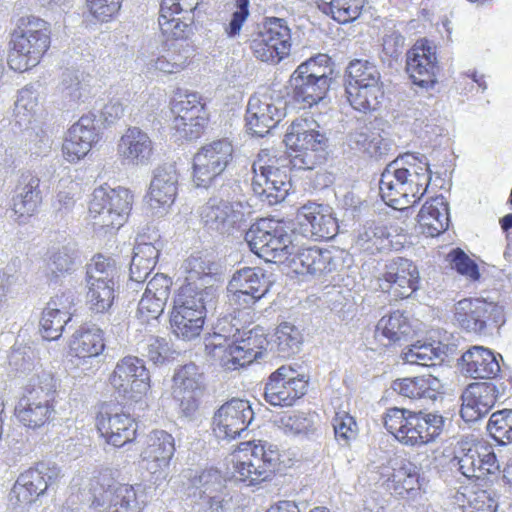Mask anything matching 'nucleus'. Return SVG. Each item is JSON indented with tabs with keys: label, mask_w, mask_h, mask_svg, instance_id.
Wrapping results in <instances>:
<instances>
[{
	"label": "nucleus",
	"mask_w": 512,
	"mask_h": 512,
	"mask_svg": "<svg viewBox=\"0 0 512 512\" xmlns=\"http://www.w3.org/2000/svg\"><path fill=\"white\" fill-rule=\"evenodd\" d=\"M326 136L316 129V124L306 119L292 122L287 129L284 143L295 154L280 159H268L267 153L259 154L253 163L252 190L262 202L275 205L283 201L291 182L290 170H312L325 160Z\"/></svg>",
	"instance_id": "f257e3e1"
},
{
	"label": "nucleus",
	"mask_w": 512,
	"mask_h": 512,
	"mask_svg": "<svg viewBox=\"0 0 512 512\" xmlns=\"http://www.w3.org/2000/svg\"><path fill=\"white\" fill-rule=\"evenodd\" d=\"M427 159L406 153L391 161L381 174L379 191L390 207L404 210L417 203L430 183Z\"/></svg>",
	"instance_id": "f03ea898"
},
{
	"label": "nucleus",
	"mask_w": 512,
	"mask_h": 512,
	"mask_svg": "<svg viewBox=\"0 0 512 512\" xmlns=\"http://www.w3.org/2000/svg\"><path fill=\"white\" fill-rule=\"evenodd\" d=\"M11 44L8 63L12 69L23 72L35 67L50 46L48 23L35 16L20 18Z\"/></svg>",
	"instance_id": "7ed1b4c3"
},
{
	"label": "nucleus",
	"mask_w": 512,
	"mask_h": 512,
	"mask_svg": "<svg viewBox=\"0 0 512 512\" xmlns=\"http://www.w3.org/2000/svg\"><path fill=\"white\" fill-rule=\"evenodd\" d=\"M345 93L350 105L360 112L375 111L384 97L381 73L373 62L352 60L346 68Z\"/></svg>",
	"instance_id": "20e7f679"
},
{
	"label": "nucleus",
	"mask_w": 512,
	"mask_h": 512,
	"mask_svg": "<svg viewBox=\"0 0 512 512\" xmlns=\"http://www.w3.org/2000/svg\"><path fill=\"white\" fill-rule=\"evenodd\" d=\"M294 231L288 232L283 225L272 219H261L245 233L250 250L267 262H283L294 255Z\"/></svg>",
	"instance_id": "39448f33"
},
{
	"label": "nucleus",
	"mask_w": 512,
	"mask_h": 512,
	"mask_svg": "<svg viewBox=\"0 0 512 512\" xmlns=\"http://www.w3.org/2000/svg\"><path fill=\"white\" fill-rule=\"evenodd\" d=\"M133 195L123 187L100 186L93 191L89 215L95 230L119 229L132 209Z\"/></svg>",
	"instance_id": "423d86ee"
},
{
	"label": "nucleus",
	"mask_w": 512,
	"mask_h": 512,
	"mask_svg": "<svg viewBox=\"0 0 512 512\" xmlns=\"http://www.w3.org/2000/svg\"><path fill=\"white\" fill-rule=\"evenodd\" d=\"M239 452L249 451L244 459H237L234 466V478L246 485H257L269 481L274 476L279 464L280 453L276 446L259 441L240 443Z\"/></svg>",
	"instance_id": "0eeeda50"
},
{
	"label": "nucleus",
	"mask_w": 512,
	"mask_h": 512,
	"mask_svg": "<svg viewBox=\"0 0 512 512\" xmlns=\"http://www.w3.org/2000/svg\"><path fill=\"white\" fill-rule=\"evenodd\" d=\"M272 282L259 267L237 270L227 285V298L235 309L253 307L270 290Z\"/></svg>",
	"instance_id": "6e6552de"
},
{
	"label": "nucleus",
	"mask_w": 512,
	"mask_h": 512,
	"mask_svg": "<svg viewBox=\"0 0 512 512\" xmlns=\"http://www.w3.org/2000/svg\"><path fill=\"white\" fill-rule=\"evenodd\" d=\"M233 145L228 139L213 140L203 145L193 158V181L207 188L220 176L233 158Z\"/></svg>",
	"instance_id": "1a4fd4ad"
},
{
	"label": "nucleus",
	"mask_w": 512,
	"mask_h": 512,
	"mask_svg": "<svg viewBox=\"0 0 512 512\" xmlns=\"http://www.w3.org/2000/svg\"><path fill=\"white\" fill-rule=\"evenodd\" d=\"M254 56L262 62L277 64L290 53L291 30L282 18H267L263 30L251 41Z\"/></svg>",
	"instance_id": "9d476101"
},
{
	"label": "nucleus",
	"mask_w": 512,
	"mask_h": 512,
	"mask_svg": "<svg viewBox=\"0 0 512 512\" xmlns=\"http://www.w3.org/2000/svg\"><path fill=\"white\" fill-rule=\"evenodd\" d=\"M292 262L300 267L298 273L320 278L342 272L350 265L351 256L341 249L301 247L297 248Z\"/></svg>",
	"instance_id": "9b49d317"
},
{
	"label": "nucleus",
	"mask_w": 512,
	"mask_h": 512,
	"mask_svg": "<svg viewBox=\"0 0 512 512\" xmlns=\"http://www.w3.org/2000/svg\"><path fill=\"white\" fill-rule=\"evenodd\" d=\"M203 227L222 236H229L239 231L245 222L243 204L228 201L220 197H211L199 210Z\"/></svg>",
	"instance_id": "f8f14e48"
},
{
	"label": "nucleus",
	"mask_w": 512,
	"mask_h": 512,
	"mask_svg": "<svg viewBox=\"0 0 512 512\" xmlns=\"http://www.w3.org/2000/svg\"><path fill=\"white\" fill-rule=\"evenodd\" d=\"M110 383L119 396L137 400L150 389V374L142 359L129 355L117 362Z\"/></svg>",
	"instance_id": "ddd939ff"
},
{
	"label": "nucleus",
	"mask_w": 512,
	"mask_h": 512,
	"mask_svg": "<svg viewBox=\"0 0 512 512\" xmlns=\"http://www.w3.org/2000/svg\"><path fill=\"white\" fill-rule=\"evenodd\" d=\"M59 476L60 469L55 464L39 462L35 467L19 475L10 492V499H15V504L19 506L31 504L43 495Z\"/></svg>",
	"instance_id": "4468645a"
},
{
	"label": "nucleus",
	"mask_w": 512,
	"mask_h": 512,
	"mask_svg": "<svg viewBox=\"0 0 512 512\" xmlns=\"http://www.w3.org/2000/svg\"><path fill=\"white\" fill-rule=\"evenodd\" d=\"M175 452V442L171 434L164 430L152 431L147 445L140 454L143 468L151 475V481L160 485L169 476L170 461Z\"/></svg>",
	"instance_id": "2eb2a0df"
},
{
	"label": "nucleus",
	"mask_w": 512,
	"mask_h": 512,
	"mask_svg": "<svg viewBox=\"0 0 512 512\" xmlns=\"http://www.w3.org/2000/svg\"><path fill=\"white\" fill-rule=\"evenodd\" d=\"M307 381L290 366L273 372L265 385L264 398L272 406L288 407L306 393Z\"/></svg>",
	"instance_id": "dca6fc26"
},
{
	"label": "nucleus",
	"mask_w": 512,
	"mask_h": 512,
	"mask_svg": "<svg viewBox=\"0 0 512 512\" xmlns=\"http://www.w3.org/2000/svg\"><path fill=\"white\" fill-rule=\"evenodd\" d=\"M454 319L468 332L482 333L488 323H502L503 309L493 302L482 299H463L455 304Z\"/></svg>",
	"instance_id": "f3484780"
},
{
	"label": "nucleus",
	"mask_w": 512,
	"mask_h": 512,
	"mask_svg": "<svg viewBox=\"0 0 512 512\" xmlns=\"http://www.w3.org/2000/svg\"><path fill=\"white\" fill-rule=\"evenodd\" d=\"M254 411L247 400L233 398L225 402L213 416V431L219 438L234 439L247 430Z\"/></svg>",
	"instance_id": "a211bd4d"
},
{
	"label": "nucleus",
	"mask_w": 512,
	"mask_h": 512,
	"mask_svg": "<svg viewBox=\"0 0 512 512\" xmlns=\"http://www.w3.org/2000/svg\"><path fill=\"white\" fill-rule=\"evenodd\" d=\"M173 381V397L178 402L180 413L192 418L204 389L203 373L194 363L186 364L175 372Z\"/></svg>",
	"instance_id": "6ab92c4d"
},
{
	"label": "nucleus",
	"mask_w": 512,
	"mask_h": 512,
	"mask_svg": "<svg viewBox=\"0 0 512 512\" xmlns=\"http://www.w3.org/2000/svg\"><path fill=\"white\" fill-rule=\"evenodd\" d=\"M406 70L415 85L433 87L439 72L436 47L426 39L418 40L407 52Z\"/></svg>",
	"instance_id": "aec40b11"
},
{
	"label": "nucleus",
	"mask_w": 512,
	"mask_h": 512,
	"mask_svg": "<svg viewBox=\"0 0 512 512\" xmlns=\"http://www.w3.org/2000/svg\"><path fill=\"white\" fill-rule=\"evenodd\" d=\"M43 201L40 189V178L32 173L25 172L20 175L11 193L9 208L19 223H26L35 215Z\"/></svg>",
	"instance_id": "412c9836"
},
{
	"label": "nucleus",
	"mask_w": 512,
	"mask_h": 512,
	"mask_svg": "<svg viewBox=\"0 0 512 512\" xmlns=\"http://www.w3.org/2000/svg\"><path fill=\"white\" fill-rule=\"evenodd\" d=\"M178 191V173L171 164L155 169L147 195V203L152 213L165 215L175 201Z\"/></svg>",
	"instance_id": "4be33fe9"
},
{
	"label": "nucleus",
	"mask_w": 512,
	"mask_h": 512,
	"mask_svg": "<svg viewBox=\"0 0 512 512\" xmlns=\"http://www.w3.org/2000/svg\"><path fill=\"white\" fill-rule=\"evenodd\" d=\"M172 111L177 114L173 128L181 138L192 140L200 136L206 120L204 104L197 93H188L173 104Z\"/></svg>",
	"instance_id": "5701e85b"
},
{
	"label": "nucleus",
	"mask_w": 512,
	"mask_h": 512,
	"mask_svg": "<svg viewBox=\"0 0 512 512\" xmlns=\"http://www.w3.org/2000/svg\"><path fill=\"white\" fill-rule=\"evenodd\" d=\"M224 328H219L205 341V349L214 359L218 360L227 370H236L253 362L247 358L248 353L241 350V343L237 342L236 333L229 331L222 333Z\"/></svg>",
	"instance_id": "b1692460"
},
{
	"label": "nucleus",
	"mask_w": 512,
	"mask_h": 512,
	"mask_svg": "<svg viewBox=\"0 0 512 512\" xmlns=\"http://www.w3.org/2000/svg\"><path fill=\"white\" fill-rule=\"evenodd\" d=\"M301 232L315 240L332 239L338 233V224L327 207L316 203L302 206L298 211Z\"/></svg>",
	"instance_id": "393cba45"
},
{
	"label": "nucleus",
	"mask_w": 512,
	"mask_h": 512,
	"mask_svg": "<svg viewBox=\"0 0 512 512\" xmlns=\"http://www.w3.org/2000/svg\"><path fill=\"white\" fill-rule=\"evenodd\" d=\"M382 280L392 288L396 296L406 298L420 288V274L417 266L409 259L395 257L385 265Z\"/></svg>",
	"instance_id": "a878e982"
},
{
	"label": "nucleus",
	"mask_w": 512,
	"mask_h": 512,
	"mask_svg": "<svg viewBox=\"0 0 512 512\" xmlns=\"http://www.w3.org/2000/svg\"><path fill=\"white\" fill-rule=\"evenodd\" d=\"M408 428L401 437L407 446H422L438 438L444 430L445 419L437 413L411 411Z\"/></svg>",
	"instance_id": "bb28decb"
},
{
	"label": "nucleus",
	"mask_w": 512,
	"mask_h": 512,
	"mask_svg": "<svg viewBox=\"0 0 512 512\" xmlns=\"http://www.w3.org/2000/svg\"><path fill=\"white\" fill-rule=\"evenodd\" d=\"M460 415L465 422H475L495 405L497 388L491 382H476L467 386L462 394Z\"/></svg>",
	"instance_id": "cd10ccee"
},
{
	"label": "nucleus",
	"mask_w": 512,
	"mask_h": 512,
	"mask_svg": "<svg viewBox=\"0 0 512 512\" xmlns=\"http://www.w3.org/2000/svg\"><path fill=\"white\" fill-rule=\"evenodd\" d=\"M117 154L123 164L146 166L151 162L153 142L140 128L129 127L118 141Z\"/></svg>",
	"instance_id": "c85d7f7f"
},
{
	"label": "nucleus",
	"mask_w": 512,
	"mask_h": 512,
	"mask_svg": "<svg viewBox=\"0 0 512 512\" xmlns=\"http://www.w3.org/2000/svg\"><path fill=\"white\" fill-rule=\"evenodd\" d=\"M99 140L94 118L90 115L82 116L68 130L63 143V154L69 162H77L87 155L93 144Z\"/></svg>",
	"instance_id": "c756f323"
},
{
	"label": "nucleus",
	"mask_w": 512,
	"mask_h": 512,
	"mask_svg": "<svg viewBox=\"0 0 512 512\" xmlns=\"http://www.w3.org/2000/svg\"><path fill=\"white\" fill-rule=\"evenodd\" d=\"M284 116L281 108L277 107L267 96H251L246 110V125L257 136L263 137L274 128Z\"/></svg>",
	"instance_id": "7c9ffc66"
},
{
	"label": "nucleus",
	"mask_w": 512,
	"mask_h": 512,
	"mask_svg": "<svg viewBox=\"0 0 512 512\" xmlns=\"http://www.w3.org/2000/svg\"><path fill=\"white\" fill-rule=\"evenodd\" d=\"M137 422L128 413H101L97 418V428L106 442L114 447H123L136 438Z\"/></svg>",
	"instance_id": "2f4dec72"
},
{
	"label": "nucleus",
	"mask_w": 512,
	"mask_h": 512,
	"mask_svg": "<svg viewBox=\"0 0 512 512\" xmlns=\"http://www.w3.org/2000/svg\"><path fill=\"white\" fill-rule=\"evenodd\" d=\"M171 286L172 279L162 273H157L147 283L137 310L143 321L156 320L163 314L170 296Z\"/></svg>",
	"instance_id": "473e14b6"
},
{
	"label": "nucleus",
	"mask_w": 512,
	"mask_h": 512,
	"mask_svg": "<svg viewBox=\"0 0 512 512\" xmlns=\"http://www.w3.org/2000/svg\"><path fill=\"white\" fill-rule=\"evenodd\" d=\"M69 347L71 355L79 360L78 366L89 363L94 367L105 349L104 332L94 325L81 327L73 334Z\"/></svg>",
	"instance_id": "72a5a7b5"
},
{
	"label": "nucleus",
	"mask_w": 512,
	"mask_h": 512,
	"mask_svg": "<svg viewBox=\"0 0 512 512\" xmlns=\"http://www.w3.org/2000/svg\"><path fill=\"white\" fill-rule=\"evenodd\" d=\"M91 506L100 512H138L136 491L128 484L113 483L95 493Z\"/></svg>",
	"instance_id": "f704fd0d"
},
{
	"label": "nucleus",
	"mask_w": 512,
	"mask_h": 512,
	"mask_svg": "<svg viewBox=\"0 0 512 512\" xmlns=\"http://www.w3.org/2000/svg\"><path fill=\"white\" fill-rule=\"evenodd\" d=\"M498 357L490 349L474 346L463 353L461 357L462 370L472 378L491 379L500 372Z\"/></svg>",
	"instance_id": "c9c22d12"
},
{
	"label": "nucleus",
	"mask_w": 512,
	"mask_h": 512,
	"mask_svg": "<svg viewBox=\"0 0 512 512\" xmlns=\"http://www.w3.org/2000/svg\"><path fill=\"white\" fill-rule=\"evenodd\" d=\"M70 302L64 295L51 299L40 319V332L46 340H57L71 320Z\"/></svg>",
	"instance_id": "e433bc0d"
},
{
	"label": "nucleus",
	"mask_w": 512,
	"mask_h": 512,
	"mask_svg": "<svg viewBox=\"0 0 512 512\" xmlns=\"http://www.w3.org/2000/svg\"><path fill=\"white\" fill-rule=\"evenodd\" d=\"M15 414L19 422L28 428H39L50 421L55 414L53 403L48 398L37 399L35 394L23 396Z\"/></svg>",
	"instance_id": "4c0bfd02"
},
{
	"label": "nucleus",
	"mask_w": 512,
	"mask_h": 512,
	"mask_svg": "<svg viewBox=\"0 0 512 512\" xmlns=\"http://www.w3.org/2000/svg\"><path fill=\"white\" fill-rule=\"evenodd\" d=\"M346 143L351 150L361 152L369 157L380 158L386 155L389 144L385 139L365 123H358L346 137Z\"/></svg>",
	"instance_id": "58836bf2"
},
{
	"label": "nucleus",
	"mask_w": 512,
	"mask_h": 512,
	"mask_svg": "<svg viewBox=\"0 0 512 512\" xmlns=\"http://www.w3.org/2000/svg\"><path fill=\"white\" fill-rule=\"evenodd\" d=\"M214 300L213 287H199L197 284L188 282L174 297L173 308L206 316L207 308L214 304Z\"/></svg>",
	"instance_id": "ea45409f"
},
{
	"label": "nucleus",
	"mask_w": 512,
	"mask_h": 512,
	"mask_svg": "<svg viewBox=\"0 0 512 512\" xmlns=\"http://www.w3.org/2000/svg\"><path fill=\"white\" fill-rule=\"evenodd\" d=\"M422 233L435 237L443 233L449 225L448 203L443 195L426 201L417 215Z\"/></svg>",
	"instance_id": "a19ab883"
},
{
	"label": "nucleus",
	"mask_w": 512,
	"mask_h": 512,
	"mask_svg": "<svg viewBox=\"0 0 512 512\" xmlns=\"http://www.w3.org/2000/svg\"><path fill=\"white\" fill-rule=\"evenodd\" d=\"M289 88L292 99L306 108L323 100L330 86L326 85V80L316 81L294 71L289 79Z\"/></svg>",
	"instance_id": "79ce46f5"
},
{
	"label": "nucleus",
	"mask_w": 512,
	"mask_h": 512,
	"mask_svg": "<svg viewBox=\"0 0 512 512\" xmlns=\"http://www.w3.org/2000/svg\"><path fill=\"white\" fill-rule=\"evenodd\" d=\"M440 387V381L432 375L397 379L392 383V389L403 397L430 401L436 400Z\"/></svg>",
	"instance_id": "37998d69"
},
{
	"label": "nucleus",
	"mask_w": 512,
	"mask_h": 512,
	"mask_svg": "<svg viewBox=\"0 0 512 512\" xmlns=\"http://www.w3.org/2000/svg\"><path fill=\"white\" fill-rule=\"evenodd\" d=\"M454 504L463 512H497L498 501L493 490L461 487L453 496Z\"/></svg>",
	"instance_id": "c03bdc74"
},
{
	"label": "nucleus",
	"mask_w": 512,
	"mask_h": 512,
	"mask_svg": "<svg viewBox=\"0 0 512 512\" xmlns=\"http://www.w3.org/2000/svg\"><path fill=\"white\" fill-rule=\"evenodd\" d=\"M167 48L154 61V68L165 74L185 69L192 56V48L186 41L166 42Z\"/></svg>",
	"instance_id": "a18cd8bd"
},
{
	"label": "nucleus",
	"mask_w": 512,
	"mask_h": 512,
	"mask_svg": "<svg viewBox=\"0 0 512 512\" xmlns=\"http://www.w3.org/2000/svg\"><path fill=\"white\" fill-rule=\"evenodd\" d=\"M159 257V249L152 243L137 242L133 249L130 264L131 284H142L154 269Z\"/></svg>",
	"instance_id": "49530a36"
},
{
	"label": "nucleus",
	"mask_w": 512,
	"mask_h": 512,
	"mask_svg": "<svg viewBox=\"0 0 512 512\" xmlns=\"http://www.w3.org/2000/svg\"><path fill=\"white\" fill-rule=\"evenodd\" d=\"M411 332L412 326L408 317L397 310L390 315L383 316L378 321L375 328V338L380 342L387 340L384 345H390L406 339Z\"/></svg>",
	"instance_id": "de8ad7c7"
},
{
	"label": "nucleus",
	"mask_w": 512,
	"mask_h": 512,
	"mask_svg": "<svg viewBox=\"0 0 512 512\" xmlns=\"http://www.w3.org/2000/svg\"><path fill=\"white\" fill-rule=\"evenodd\" d=\"M58 90L69 105L84 103L91 95L89 82L83 72L66 70L62 73Z\"/></svg>",
	"instance_id": "09e8293b"
},
{
	"label": "nucleus",
	"mask_w": 512,
	"mask_h": 512,
	"mask_svg": "<svg viewBox=\"0 0 512 512\" xmlns=\"http://www.w3.org/2000/svg\"><path fill=\"white\" fill-rule=\"evenodd\" d=\"M390 246L388 232L385 227L375 222L365 223L359 230L354 239V247L359 251L374 255Z\"/></svg>",
	"instance_id": "8fccbe9b"
},
{
	"label": "nucleus",
	"mask_w": 512,
	"mask_h": 512,
	"mask_svg": "<svg viewBox=\"0 0 512 512\" xmlns=\"http://www.w3.org/2000/svg\"><path fill=\"white\" fill-rule=\"evenodd\" d=\"M119 277V268L110 257L98 254L86 266V284L117 286Z\"/></svg>",
	"instance_id": "3c124183"
},
{
	"label": "nucleus",
	"mask_w": 512,
	"mask_h": 512,
	"mask_svg": "<svg viewBox=\"0 0 512 512\" xmlns=\"http://www.w3.org/2000/svg\"><path fill=\"white\" fill-rule=\"evenodd\" d=\"M205 317L191 311H181L173 308L170 315L172 331L178 338L192 340L200 335Z\"/></svg>",
	"instance_id": "603ef678"
},
{
	"label": "nucleus",
	"mask_w": 512,
	"mask_h": 512,
	"mask_svg": "<svg viewBox=\"0 0 512 512\" xmlns=\"http://www.w3.org/2000/svg\"><path fill=\"white\" fill-rule=\"evenodd\" d=\"M389 481V488L401 497L413 494L421 488L419 469L409 461L402 462L401 466L394 470Z\"/></svg>",
	"instance_id": "864d4df0"
},
{
	"label": "nucleus",
	"mask_w": 512,
	"mask_h": 512,
	"mask_svg": "<svg viewBox=\"0 0 512 512\" xmlns=\"http://www.w3.org/2000/svg\"><path fill=\"white\" fill-rule=\"evenodd\" d=\"M444 346L440 342H416L402 353V359L409 364L434 366L443 361Z\"/></svg>",
	"instance_id": "5fc2aeb1"
},
{
	"label": "nucleus",
	"mask_w": 512,
	"mask_h": 512,
	"mask_svg": "<svg viewBox=\"0 0 512 512\" xmlns=\"http://www.w3.org/2000/svg\"><path fill=\"white\" fill-rule=\"evenodd\" d=\"M80 263L78 250L67 244L51 251L48 269L55 277H62L75 272Z\"/></svg>",
	"instance_id": "6e6d98bb"
},
{
	"label": "nucleus",
	"mask_w": 512,
	"mask_h": 512,
	"mask_svg": "<svg viewBox=\"0 0 512 512\" xmlns=\"http://www.w3.org/2000/svg\"><path fill=\"white\" fill-rule=\"evenodd\" d=\"M184 13L183 11H170L165 13L160 5V15L158 18L160 29L163 35L167 36V42L185 41L192 32V17H175V14Z\"/></svg>",
	"instance_id": "4d7b16f0"
},
{
	"label": "nucleus",
	"mask_w": 512,
	"mask_h": 512,
	"mask_svg": "<svg viewBox=\"0 0 512 512\" xmlns=\"http://www.w3.org/2000/svg\"><path fill=\"white\" fill-rule=\"evenodd\" d=\"M318 8L339 23L355 20L361 13L363 0H316Z\"/></svg>",
	"instance_id": "13d9d810"
},
{
	"label": "nucleus",
	"mask_w": 512,
	"mask_h": 512,
	"mask_svg": "<svg viewBox=\"0 0 512 512\" xmlns=\"http://www.w3.org/2000/svg\"><path fill=\"white\" fill-rule=\"evenodd\" d=\"M302 342V334L296 326L284 322L277 327L274 344L279 356L287 358L298 353Z\"/></svg>",
	"instance_id": "bf43d9fd"
},
{
	"label": "nucleus",
	"mask_w": 512,
	"mask_h": 512,
	"mask_svg": "<svg viewBox=\"0 0 512 512\" xmlns=\"http://www.w3.org/2000/svg\"><path fill=\"white\" fill-rule=\"evenodd\" d=\"M230 329L231 332L236 333L237 342L241 343L240 349L248 353L247 358L255 361L262 357L263 351L266 350L268 345V340L262 327L256 326L242 333L239 329H233L232 327Z\"/></svg>",
	"instance_id": "052dcab7"
},
{
	"label": "nucleus",
	"mask_w": 512,
	"mask_h": 512,
	"mask_svg": "<svg viewBox=\"0 0 512 512\" xmlns=\"http://www.w3.org/2000/svg\"><path fill=\"white\" fill-rule=\"evenodd\" d=\"M86 304L93 313H105L115 300L116 286L86 284Z\"/></svg>",
	"instance_id": "680f3d73"
},
{
	"label": "nucleus",
	"mask_w": 512,
	"mask_h": 512,
	"mask_svg": "<svg viewBox=\"0 0 512 512\" xmlns=\"http://www.w3.org/2000/svg\"><path fill=\"white\" fill-rule=\"evenodd\" d=\"M489 435L499 444L512 442V409L492 413L486 425Z\"/></svg>",
	"instance_id": "e2e57ef3"
},
{
	"label": "nucleus",
	"mask_w": 512,
	"mask_h": 512,
	"mask_svg": "<svg viewBox=\"0 0 512 512\" xmlns=\"http://www.w3.org/2000/svg\"><path fill=\"white\" fill-rule=\"evenodd\" d=\"M295 72L316 81L326 80V85L330 86L333 73L331 59L326 54H318L301 63Z\"/></svg>",
	"instance_id": "0e129e2a"
},
{
	"label": "nucleus",
	"mask_w": 512,
	"mask_h": 512,
	"mask_svg": "<svg viewBox=\"0 0 512 512\" xmlns=\"http://www.w3.org/2000/svg\"><path fill=\"white\" fill-rule=\"evenodd\" d=\"M38 109V97L32 87H25L18 92L14 115L19 125L31 123Z\"/></svg>",
	"instance_id": "69168bd1"
},
{
	"label": "nucleus",
	"mask_w": 512,
	"mask_h": 512,
	"mask_svg": "<svg viewBox=\"0 0 512 512\" xmlns=\"http://www.w3.org/2000/svg\"><path fill=\"white\" fill-rule=\"evenodd\" d=\"M480 455L479 444L463 448L455 455L452 463L467 478L480 479Z\"/></svg>",
	"instance_id": "338daca9"
},
{
	"label": "nucleus",
	"mask_w": 512,
	"mask_h": 512,
	"mask_svg": "<svg viewBox=\"0 0 512 512\" xmlns=\"http://www.w3.org/2000/svg\"><path fill=\"white\" fill-rule=\"evenodd\" d=\"M141 354L156 365L163 364L171 354L168 341L165 338L148 336L140 345Z\"/></svg>",
	"instance_id": "774afa93"
}]
</instances>
